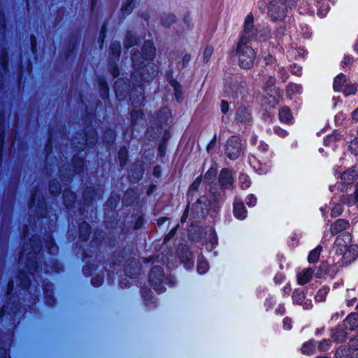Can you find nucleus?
<instances>
[{"label": "nucleus", "instance_id": "a19ab883", "mask_svg": "<svg viewBox=\"0 0 358 358\" xmlns=\"http://www.w3.org/2000/svg\"><path fill=\"white\" fill-rule=\"evenodd\" d=\"M73 171L75 172H80L83 170L84 166V161L82 159L73 158Z\"/></svg>", "mask_w": 358, "mask_h": 358}, {"label": "nucleus", "instance_id": "f03ea898", "mask_svg": "<svg viewBox=\"0 0 358 358\" xmlns=\"http://www.w3.org/2000/svg\"><path fill=\"white\" fill-rule=\"evenodd\" d=\"M155 55V48L152 41H146L141 52H136L132 56L134 71L131 80L134 83L149 81L157 71V66L152 62Z\"/></svg>", "mask_w": 358, "mask_h": 358}, {"label": "nucleus", "instance_id": "cd10ccee", "mask_svg": "<svg viewBox=\"0 0 358 358\" xmlns=\"http://www.w3.org/2000/svg\"><path fill=\"white\" fill-rule=\"evenodd\" d=\"M131 265L133 266L134 271H131V268H129V265L127 266L126 268V273L127 275L133 277L135 275H137L141 270V266L139 265V263L136 259H133L131 261Z\"/></svg>", "mask_w": 358, "mask_h": 358}, {"label": "nucleus", "instance_id": "bb28decb", "mask_svg": "<svg viewBox=\"0 0 358 358\" xmlns=\"http://www.w3.org/2000/svg\"><path fill=\"white\" fill-rule=\"evenodd\" d=\"M315 343L313 341H309L303 345L301 352L304 355H312L315 352Z\"/></svg>", "mask_w": 358, "mask_h": 358}, {"label": "nucleus", "instance_id": "1a4fd4ad", "mask_svg": "<svg viewBox=\"0 0 358 358\" xmlns=\"http://www.w3.org/2000/svg\"><path fill=\"white\" fill-rule=\"evenodd\" d=\"M357 174L356 171L352 169H348L343 172L340 176V185L338 189L341 192H345L348 190L349 186L352 185L356 180Z\"/></svg>", "mask_w": 358, "mask_h": 358}, {"label": "nucleus", "instance_id": "6e6d98bb", "mask_svg": "<svg viewBox=\"0 0 358 358\" xmlns=\"http://www.w3.org/2000/svg\"><path fill=\"white\" fill-rule=\"evenodd\" d=\"M61 187L59 185H56L55 183H52L50 185V191L52 194H57L60 192Z\"/></svg>", "mask_w": 358, "mask_h": 358}, {"label": "nucleus", "instance_id": "5fc2aeb1", "mask_svg": "<svg viewBox=\"0 0 358 358\" xmlns=\"http://www.w3.org/2000/svg\"><path fill=\"white\" fill-rule=\"evenodd\" d=\"M349 345L351 349H353L354 351H356L358 350V336L351 339L349 342Z\"/></svg>", "mask_w": 358, "mask_h": 358}, {"label": "nucleus", "instance_id": "b1692460", "mask_svg": "<svg viewBox=\"0 0 358 358\" xmlns=\"http://www.w3.org/2000/svg\"><path fill=\"white\" fill-rule=\"evenodd\" d=\"M352 239L349 233L345 232L338 236L336 240V246H348Z\"/></svg>", "mask_w": 358, "mask_h": 358}, {"label": "nucleus", "instance_id": "9b49d317", "mask_svg": "<svg viewBox=\"0 0 358 358\" xmlns=\"http://www.w3.org/2000/svg\"><path fill=\"white\" fill-rule=\"evenodd\" d=\"M18 303L15 301L3 306L0 311V317H10V319L16 317L17 312L20 310Z\"/></svg>", "mask_w": 358, "mask_h": 358}, {"label": "nucleus", "instance_id": "4468645a", "mask_svg": "<svg viewBox=\"0 0 358 358\" xmlns=\"http://www.w3.org/2000/svg\"><path fill=\"white\" fill-rule=\"evenodd\" d=\"M219 181L223 188H229L233 183L231 171L227 169H223L220 174Z\"/></svg>", "mask_w": 358, "mask_h": 358}, {"label": "nucleus", "instance_id": "0eeeda50", "mask_svg": "<svg viewBox=\"0 0 358 358\" xmlns=\"http://www.w3.org/2000/svg\"><path fill=\"white\" fill-rule=\"evenodd\" d=\"M149 278L150 282L157 292L159 293L164 292L165 288L162 286L164 281V273L162 267L154 266L150 271Z\"/></svg>", "mask_w": 358, "mask_h": 358}, {"label": "nucleus", "instance_id": "864d4df0", "mask_svg": "<svg viewBox=\"0 0 358 358\" xmlns=\"http://www.w3.org/2000/svg\"><path fill=\"white\" fill-rule=\"evenodd\" d=\"M350 150L355 155L358 154V138L352 141L350 146Z\"/></svg>", "mask_w": 358, "mask_h": 358}, {"label": "nucleus", "instance_id": "7ed1b4c3", "mask_svg": "<svg viewBox=\"0 0 358 358\" xmlns=\"http://www.w3.org/2000/svg\"><path fill=\"white\" fill-rule=\"evenodd\" d=\"M219 209L220 205L216 196L212 194L203 195L199 198L194 203L187 206L181 217V222H185L188 216L192 217L195 220H199L203 218L209 211L211 210L215 213Z\"/></svg>", "mask_w": 358, "mask_h": 358}, {"label": "nucleus", "instance_id": "72a5a7b5", "mask_svg": "<svg viewBox=\"0 0 358 358\" xmlns=\"http://www.w3.org/2000/svg\"><path fill=\"white\" fill-rule=\"evenodd\" d=\"M88 132L89 134H86L85 143L87 145H92L96 140V135L92 129H90Z\"/></svg>", "mask_w": 358, "mask_h": 358}, {"label": "nucleus", "instance_id": "39448f33", "mask_svg": "<svg viewBox=\"0 0 358 358\" xmlns=\"http://www.w3.org/2000/svg\"><path fill=\"white\" fill-rule=\"evenodd\" d=\"M37 258V254L34 251V248H23L19 257V263L21 265L24 264L27 272L30 275H34L38 268Z\"/></svg>", "mask_w": 358, "mask_h": 358}, {"label": "nucleus", "instance_id": "a211bd4d", "mask_svg": "<svg viewBox=\"0 0 358 358\" xmlns=\"http://www.w3.org/2000/svg\"><path fill=\"white\" fill-rule=\"evenodd\" d=\"M349 227V222L343 219H338L334 222L330 227L331 233L336 234L340 233Z\"/></svg>", "mask_w": 358, "mask_h": 358}, {"label": "nucleus", "instance_id": "aec40b11", "mask_svg": "<svg viewBox=\"0 0 358 358\" xmlns=\"http://www.w3.org/2000/svg\"><path fill=\"white\" fill-rule=\"evenodd\" d=\"M331 338L337 342H343L346 340L347 333L341 327H336L332 329L331 334Z\"/></svg>", "mask_w": 358, "mask_h": 358}, {"label": "nucleus", "instance_id": "9d476101", "mask_svg": "<svg viewBox=\"0 0 358 358\" xmlns=\"http://www.w3.org/2000/svg\"><path fill=\"white\" fill-rule=\"evenodd\" d=\"M251 121V114L248 108L244 106H238L235 115V122L236 124L247 125L249 124Z\"/></svg>", "mask_w": 358, "mask_h": 358}, {"label": "nucleus", "instance_id": "338daca9", "mask_svg": "<svg viewBox=\"0 0 358 358\" xmlns=\"http://www.w3.org/2000/svg\"><path fill=\"white\" fill-rule=\"evenodd\" d=\"M191 59V56L189 54H185L183 57H182V64H183V66H185Z\"/></svg>", "mask_w": 358, "mask_h": 358}, {"label": "nucleus", "instance_id": "052dcab7", "mask_svg": "<svg viewBox=\"0 0 358 358\" xmlns=\"http://www.w3.org/2000/svg\"><path fill=\"white\" fill-rule=\"evenodd\" d=\"M221 110L222 112L224 114H227L229 110V103L226 101H222L221 103Z\"/></svg>", "mask_w": 358, "mask_h": 358}, {"label": "nucleus", "instance_id": "c03bdc74", "mask_svg": "<svg viewBox=\"0 0 358 358\" xmlns=\"http://www.w3.org/2000/svg\"><path fill=\"white\" fill-rule=\"evenodd\" d=\"M96 196V194L94 192V191L92 189H87L84 192V200L86 202H90L92 200H93V196Z\"/></svg>", "mask_w": 358, "mask_h": 358}, {"label": "nucleus", "instance_id": "7c9ffc66", "mask_svg": "<svg viewBox=\"0 0 358 358\" xmlns=\"http://www.w3.org/2000/svg\"><path fill=\"white\" fill-rule=\"evenodd\" d=\"M120 43L119 42L115 41L111 43L110 46V52L113 56L114 59H117L119 57L120 52Z\"/></svg>", "mask_w": 358, "mask_h": 358}, {"label": "nucleus", "instance_id": "774afa93", "mask_svg": "<svg viewBox=\"0 0 358 358\" xmlns=\"http://www.w3.org/2000/svg\"><path fill=\"white\" fill-rule=\"evenodd\" d=\"M351 118L355 122H358V108H356L351 114Z\"/></svg>", "mask_w": 358, "mask_h": 358}, {"label": "nucleus", "instance_id": "e433bc0d", "mask_svg": "<svg viewBox=\"0 0 358 358\" xmlns=\"http://www.w3.org/2000/svg\"><path fill=\"white\" fill-rule=\"evenodd\" d=\"M143 172L141 167L136 168V170H135L134 172L131 171V173L129 174V177L130 180L135 182L138 181L142 177Z\"/></svg>", "mask_w": 358, "mask_h": 358}, {"label": "nucleus", "instance_id": "49530a36", "mask_svg": "<svg viewBox=\"0 0 358 358\" xmlns=\"http://www.w3.org/2000/svg\"><path fill=\"white\" fill-rule=\"evenodd\" d=\"M331 345V341L325 339L319 343L317 348L320 351H326L329 349Z\"/></svg>", "mask_w": 358, "mask_h": 358}, {"label": "nucleus", "instance_id": "f257e3e1", "mask_svg": "<svg viewBox=\"0 0 358 358\" xmlns=\"http://www.w3.org/2000/svg\"><path fill=\"white\" fill-rule=\"evenodd\" d=\"M265 35L255 25L254 16L252 13L246 15L240 40L238 43L236 54L240 65L244 69H250L254 63L256 53L250 43L252 41L265 40Z\"/></svg>", "mask_w": 358, "mask_h": 358}, {"label": "nucleus", "instance_id": "dca6fc26", "mask_svg": "<svg viewBox=\"0 0 358 358\" xmlns=\"http://www.w3.org/2000/svg\"><path fill=\"white\" fill-rule=\"evenodd\" d=\"M234 214L237 219L241 220H244L247 216L245 208L243 202L238 199H236L234 203Z\"/></svg>", "mask_w": 358, "mask_h": 358}, {"label": "nucleus", "instance_id": "4d7b16f0", "mask_svg": "<svg viewBox=\"0 0 358 358\" xmlns=\"http://www.w3.org/2000/svg\"><path fill=\"white\" fill-rule=\"evenodd\" d=\"M256 202L257 199L253 195H250L246 199V203L248 206H254Z\"/></svg>", "mask_w": 358, "mask_h": 358}, {"label": "nucleus", "instance_id": "f3484780", "mask_svg": "<svg viewBox=\"0 0 358 358\" xmlns=\"http://www.w3.org/2000/svg\"><path fill=\"white\" fill-rule=\"evenodd\" d=\"M343 327L350 331H352L358 327V313H350L343 321Z\"/></svg>", "mask_w": 358, "mask_h": 358}, {"label": "nucleus", "instance_id": "bf43d9fd", "mask_svg": "<svg viewBox=\"0 0 358 358\" xmlns=\"http://www.w3.org/2000/svg\"><path fill=\"white\" fill-rule=\"evenodd\" d=\"M274 131L280 137H285L287 135V132L280 127H275Z\"/></svg>", "mask_w": 358, "mask_h": 358}, {"label": "nucleus", "instance_id": "58836bf2", "mask_svg": "<svg viewBox=\"0 0 358 358\" xmlns=\"http://www.w3.org/2000/svg\"><path fill=\"white\" fill-rule=\"evenodd\" d=\"M216 174H217L216 169L211 167L210 169H209V170L206 173V175L204 176V180L208 182H213L215 178Z\"/></svg>", "mask_w": 358, "mask_h": 358}, {"label": "nucleus", "instance_id": "393cba45", "mask_svg": "<svg viewBox=\"0 0 358 358\" xmlns=\"http://www.w3.org/2000/svg\"><path fill=\"white\" fill-rule=\"evenodd\" d=\"M115 91L116 93L117 96L119 99H122L124 98V96L122 93V91L127 92L128 91V86L126 83H123L122 81H117L115 84Z\"/></svg>", "mask_w": 358, "mask_h": 358}, {"label": "nucleus", "instance_id": "09e8293b", "mask_svg": "<svg viewBox=\"0 0 358 358\" xmlns=\"http://www.w3.org/2000/svg\"><path fill=\"white\" fill-rule=\"evenodd\" d=\"M346 119V114L343 112L337 113L335 116V122L337 125H341Z\"/></svg>", "mask_w": 358, "mask_h": 358}, {"label": "nucleus", "instance_id": "de8ad7c7", "mask_svg": "<svg viewBox=\"0 0 358 358\" xmlns=\"http://www.w3.org/2000/svg\"><path fill=\"white\" fill-rule=\"evenodd\" d=\"M115 139V133L113 130H107L104 133V141L106 143H112Z\"/></svg>", "mask_w": 358, "mask_h": 358}, {"label": "nucleus", "instance_id": "f704fd0d", "mask_svg": "<svg viewBox=\"0 0 358 358\" xmlns=\"http://www.w3.org/2000/svg\"><path fill=\"white\" fill-rule=\"evenodd\" d=\"M138 38L131 32H129L126 36L125 45L127 48L131 47L138 43Z\"/></svg>", "mask_w": 358, "mask_h": 358}, {"label": "nucleus", "instance_id": "f8f14e48", "mask_svg": "<svg viewBox=\"0 0 358 358\" xmlns=\"http://www.w3.org/2000/svg\"><path fill=\"white\" fill-rule=\"evenodd\" d=\"M336 253L343 254L344 262L349 264L358 257V248H344V251L341 248Z\"/></svg>", "mask_w": 358, "mask_h": 358}, {"label": "nucleus", "instance_id": "20e7f679", "mask_svg": "<svg viewBox=\"0 0 358 358\" xmlns=\"http://www.w3.org/2000/svg\"><path fill=\"white\" fill-rule=\"evenodd\" d=\"M297 0H273L268 7V14L274 20H281L285 17L287 8Z\"/></svg>", "mask_w": 358, "mask_h": 358}, {"label": "nucleus", "instance_id": "4c0bfd02", "mask_svg": "<svg viewBox=\"0 0 358 358\" xmlns=\"http://www.w3.org/2000/svg\"><path fill=\"white\" fill-rule=\"evenodd\" d=\"M227 93L231 94V96H238L239 94H242V90L239 89L238 85L236 83L233 84L231 87H229L228 89L226 90Z\"/></svg>", "mask_w": 358, "mask_h": 358}, {"label": "nucleus", "instance_id": "473e14b6", "mask_svg": "<svg viewBox=\"0 0 358 358\" xmlns=\"http://www.w3.org/2000/svg\"><path fill=\"white\" fill-rule=\"evenodd\" d=\"M357 90V86L355 84H348L346 83L345 86L342 90L343 93L345 96L355 94Z\"/></svg>", "mask_w": 358, "mask_h": 358}, {"label": "nucleus", "instance_id": "3c124183", "mask_svg": "<svg viewBox=\"0 0 358 358\" xmlns=\"http://www.w3.org/2000/svg\"><path fill=\"white\" fill-rule=\"evenodd\" d=\"M213 53V48L211 46H208L205 48L203 52V57L206 62H208L209 58Z\"/></svg>", "mask_w": 358, "mask_h": 358}, {"label": "nucleus", "instance_id": "6ab92c4d", "mask_svg": "<svg viewBox=\"0 0 358 358\" xmlns=\"http://www.w3.org/2000/svg\"><path fill=\"white\" fill-rule=\"evenodd\" d=\"M177 21L176 16L173 13H164L160 17L161 25L164 28H169Z\"/></svg>", "mask_w": 358, "mask_h": 358}, {"label": "nucleus", "instance_id": "5701e85b", "mask_svg": "<svg viewBox=\"0 0 358 358\" xmlns=\"http://www.w3.org/2000/svg\"><path fill=\"white\" fill-rule=\"evenodd\" d=\"M90 231V225L87 222H82L79 227V237L85 241H87Z\"/></svg>", "mask_w": 358, "mask_h": 358}, {"label": "nucleus", "instance_id": "c756f323", "mask_svg": "<svg viewBox=\"0 0 358 358\" xmlns=\"http://www.w3.org/2000/svg\"><path fill=\"white\" fill-rule=\"evenodd\" d=\"M335 357L336 358H353L352 353H350V350L343 347H340L337 349Z\"/></svg>", "mask_w": 358, "mask_h": 358}, {"label": "nucleus", "instance_id": "ddd939ff", "mask_svg": "<svg viewBox=\"0 0 358 358\" xmlns=\"http://www.w3.org/2000/svg\"><path fill=\"white\" fill-rule=\"evenodd\" d=\"M314 270L312 268H307L301 270L297 273V282L299 285L307 284L312 278Z\"/></svg>", "mask_w": 358, "mask_h": 358}, {"label": "nucleus", "instance_id": "412c9836", "mask_svg": "<svg viewBox=\"0 0 358 358\" xmlns=\"http://www.w3.org/2000/svg\"><path fill=\"white\" fill-rule=\"evenodd\" d=\"M139 1L140 0H126L122 6V11L124 14H130Z\"/></svg>", "mask_w": 358, "mask_h": 358}, {"label": "nucleus", "instance_id": "0e129e2a", "mask_svg": "<svg viewBox=\"0 0 358 358\" xmlns=\"http://www.w3.org/2000/svg\"><path fill=\"white\" fill-rule=\"evenodd\" d=\"M105 33H106V27H105V26H103L101 28V30L100 31V33H99V42L103 43V39L106 36Z\"/></svg>", "mask_w": 358, "mask_h": 358}, {"label": "nucleus", "instance_id": "680f3d73", "mask_svg": "<svg viewBox=\"0 0 358 358\" xmlns=\"http://www.w3.org/2000/svg\"><path fill=\"white\" fill-rule=\"evenodd\" d=\"M143 224V219L142 217H139L136 219V220L135 222L134 229L136 230L142 227Z\"/></svg>", "mask_w": 358, "mask_h": 358}, {"label": "nucleus", "instance_id": "2f4dec72", "mask_svg": "<svg viewBox=\"0 0 358 358\" xmlns=\"http://www.w3.org/2000/svg\"><path fill=\"white\" fill-rule=\"evenodd\" d=\"M36 200H37V205H36L37 208L41 209V210L43 209V206H44L43 199V197H41V199L40 196L38 195V193H35L33 195V197L31 199V201L30 203V207L33 208L34 206H36Z\"/></svg>", "mask_w": 358, "mask_h": 358}, {"label": "nucleus", "instance_id": "c9c22d12", "mask_svg": "<svg viewBox=\"0 0 358 358\" xmlns=\"http://www.w3.org/2000/svg\"><path fill=\"white\" fill-rule=\"evenodd\" d=\"M320 252H321V250L319 248H316L314 250H313L308 255V262L310 263L316 262L319 259V257L320 255Z\"/></svg>", "mask_w": 358, "mask_h": 358}, {"label": "nucleus", "instance_id": "a18cd8bd", "mask_svg": "<svg viewBox=\"0 0 358 358\" xmlns=\"http://www.w3.org/2000/svg\"><path fill=\"white\" fill-rule=\"evenodd\" d=\"M343 212V207L341 204H336L331 209V216L336 217L341 215Z\"/></svg>", "mask_w": 358, "mask_h": 358}, {"label": "nucleus", "instance_id": "c85d7f7f", "mask_svg": "<svg viewBox=\"0 0 358 358\" xmlns=\"http://www.w3.org/2000/svg\"><path fill=\"white\" fill-rule=\"evenodd\" d=\"M279 117L280 121L289 123L292 119L291 112L289 108H283L279 111Z\"/></svg>", "mask_w": 358, "mask_h": 358}, {"label": "nucleus", "instance_id": "6e6552de", "mask_svg": "<svg viewBox=\"0 0 358 358\" xmlns=\"http://www.w3.org/2000/svg\"><path fill=\"white\" fill-rule=\"evenodd\" d=\"M15 284H16L15 289H17L18 287L22 289H25L29 286L30 279L24 271H20L15 280H12L9 282L7 289L8 295H11L12 292L14 290Z\"/></svg>", "mask_w": 358, "mask_h": 358}, {"label": "nucleus", "instance_id": "603ef678", "mask_svg": "<svg viewBox=\"0 0 358 358\" xmlns=\"http://www.w3.org/2000/svg\"><path fill=\"white\" fill-rule=\"evenodd\" d=\"M201 177H198L196 178V180L194 181V182L190 185L189 187V192H192V191H196L200 184H201Z\"/></svg>", "mask_w": 358, "mask_h": 358}, {"label": "nucleus", "instance_id": "a878e982", "mask_svg": "<svg viewBox=\"0 0 358 358\" xmlns=\"http://www.w3.org/2000/svg\"><path fill=\"white\" fill-rule=\"evenodd\" d=\"M64 202L66 207H70L75 201V194L69 189H65L63 193Z\"/></svg>", "mask_w": 358, "mask_h": 358}, {"label": "nucleus", "instance_id": "8fccbe9b", "mask_svg": "<svg viewBox=\"0 0 358 358\" xmlns=\"http://www.w3.org/2000/svg\"><path fill=\"white\" fill-rule=\"evenodd\" d=\"M287 92L289 94H294L300 92L301 87L296 84H289L287 87Z\"/></svg>", "mask_w": 358, "mask_h": 358}, {"label": "nucleus", "instance_id": "2eb2a0df", "mask_svg": "<svg viewBox=\"0 0 358 358\" xmlns=\"http://www.w3.org/2000/svg\"><path fill=\"white\" fill-rule=\"evenodd\" d=\"M177 253L181 262L188 265V266H192V254L189 251V248H178Z\"/></svg>", "mask_w": 358, "mask_h": 358}, {"label": "nucleus", "instance_id": "79ce46f5", "mask_svg": "<svg viewBox=\"0 0 358 358\" xmlns=\"http://www.w3.org/2000/svg\"><path fill=\"white\" fill-rule=\"evenodd\" d=\"M171 86L173 87L174 89V94H175V96L177 99V100L179 101H180V96H181V94H182V92H181V86L179 83H178L176 81H171Z\"/></svg>", "mask_w": 358, "mask_h": 358}, {"label": "nucleus", "instance_id": "ea45409f", "mask_svg": "<svg viewBox=\"0 0 358 358\" xmlns=\"http://www.w3.org/2000/svg\"><path fill=\"white\" fill-rule=\"evenodd\" d=\"M118 159L120 161V166H123L126 164L127 159V150H126V148H123L120 150L118 154Z\"/></svg>", "mask_w": 358, "mask_h": 358}, {"label": "nucleus", "instance_id": "37998d69", "mask_svg": "<svg viewBox=\"0 0 358 358\" xmlns=\"http://www.w3.org/2000/svg\"><path fill=\"white\" fill-rule=\"evenodd\" d=\"M208 269V264L204 260H199L197 270L199 273H205Z\"/></svg>", "mask_w": 358, "mask_h": 358}, {"label": "nucleus", "instance_id": "4be33fe9", "mask_svg": "<svg viewBox=\"0 0 358 358\" xmlns=\"http://www.w3.org/2000/svg\"><path fill=\"white\" fill-rule=\"evenodd\" d=\"M347 83L346 78L344 75L340 74L336 77L334 81V89L335 91H342Z\"/></svg>", "mask_w": 358, "mask_h": 358}, {"label": "nucleus", "instance_id": "13d9d810", "mask_svg": "<svg viewBox=\"0 0 358 358\" xmlns=\"http://www.w3.org/2000/svg\"><path fill=\"white\" fill-rule=\"evenodd\" d=\"M131 117L132 122H136V120L138 117H142V113L138 111V110H134L131 113Z\"/></svg>", "mask_w": 358, "mask_h": 358}, {"label": "nucleus", "instance_id": "e2e57ef3", "mask_svg": "<svg viewBox=\"0 0 358 358\" xmlns=\"http://www.w3.org/2000/svg\"><path fill=\"white\" fill-rule=\"evenodd\" d=\"M178 226H176L173 229H171V231L169 233V234L166 235V236L164 238V243H166V241L169 239H171L176 234V231L177 230Z\"/></svg>", "mask_w": 358, "mask_h": 358}, {"label": "nucleus", "instance_id": "69168bd1", "mask_svg": "<svg viewBox=\"0 0 358 358\" xmlns=\"http://www.w3.org/2000/svg\"><path fill=\"white\" fill-rule=\"evenodd\" d=\"M278 72L280 73L281 77L283 80H285V79L288 77V74L287 71L283 68H278Z\"/></svg>", "mask_w": 358, "mask_h": 358}, {"label": "nucleus", "instance_id": "423d86ee", "mask_svg": "<svg viewBox=\"0 0 358 358\" xmlns=\"http://www.w3.org/2000/svg\"><path fill=\"white\" fill-rule=\"evenodd\" d=\"M243 150L241 139L237 136H232L228 139L226 144L225 153L230 159H237Z\"/></svg>", "mask_w": 358, "mask_h": 358}]
</instances>
